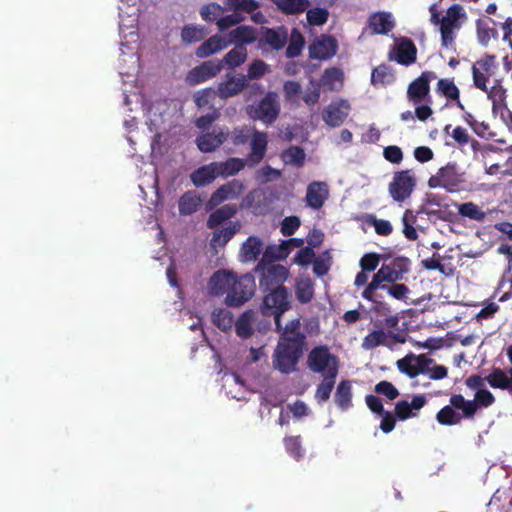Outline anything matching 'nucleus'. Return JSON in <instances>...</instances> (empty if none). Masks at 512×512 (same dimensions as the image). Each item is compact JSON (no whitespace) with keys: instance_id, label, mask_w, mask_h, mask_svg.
<instances>
[{"instance_id":"obj_1","label":"nucleus","mask_w":512,"mask_h":512,"mask_svg":"<svg viewBox=\"0 0 512 512\" xmlns=\"http://www.w3.org/2000/svg\"><path fill=\"white\" fill-rule=\"evenodd\" d=\"M260 310L263 316H273L276 331L280 332L272 355L273 367L283 374H291L297 368L307 348V336L299 318L289 321L282 328L281 317L291 308V293L288 288L263 292Z\"/></svg>"},{"instance_id":"obj_2","label":"nucleus","mask_w":512,"mask_h":512,"mask_svg":"<svg viewBox=\"0 0 512 512\" xmlns=\"http://www.w3.org/2000/svg\"><path fill=\"white\" fill-rule=\"evenodd\" d=\"M307 367L311 372L320 374L322 377L316 386L314 398L319 405H323L330 399L335 388L340 360L338 356L330 351L328 346L318 345L308 353Z\"/></svg>"},{"instance_id":"obj_3","label":"nucleus","mask_w":512,"mask_h":512,"mask_svg":"<svg viewBox=\"0 0 512 512\" xmlns=\"http://www.w3.org/2000/svg\"><path fill=\"white\" fill-rule=\"evenodd\" d=\"M410 266V259L404 256L395 257L388 263L384 262L373 275L371 282L362 291V298L373 300V291H377L379 287H382V283H394L403 280L405 274L410 271Z\"/></svg>"},{"instance_id":"obj_4","label":"nucleus","mask_w":512,"mask_h":512,"mask_svg":"<svg viewBox=\"0 0 512 512\" xmlns=\"http://www.w3.org/2000/svg\"><path fill=\"white\" fill-rule=\"evenodd\" d=\"M281 105L279 95L274 91H269L255 105H247L245 112L252 120H259L266 125L273 124L279 117Z\"/></svg>"},{"instance_id":"obj_5","label":"nucleus","mask_w":512,"mask_h":512,"mask_svg":"<svg viewBox=\"0 0 512 512\" xmlns=\"http://www.w3.org/2000/svg\"><path fill=\"white\" fill-rule=\"evenodd\" d=\"M255 272L259 273V289L261 292L267 290L286 288L285 281L289 276V270L275 263H258Z\"/></svg>"},{"instance_id":"obj_6","label":"nucleus","mask_w":512,"mask_h":512,"mask_svg":"<svg viewBox=\"0 0 512 512\" xmlns=\"http://www.w3.org/2000/svg\"><path fill=\"white\" fill-rule=\"evenodd\" d=\"M464 181V173L460 172L457 163L449 162L428 179V186L430 188L441 187L447 192L453 193L459 190Z\"/></svg>"},{"instance_id":"obj_7","label":"nucleus","mask_w":512,"mask_h":512,"mask_svg":"<svg viewBox=\"0 0 512 512\" xmlns=\"http://www.w3.org/2000/svg\"><path fill=\"white\" fill-rule=\"evenodd\" d=\"M461 19H466L464 8L459 4L451 5L446 15L441 19L440 34L442 46L450 47L454 45L456 38L454 30L461 28Z\"/></svg>"},{"instance_id":"obj_8","label":"nucleus","mask_w":512,"mask_h":512,"mask_svg":"<svg viewBox=\"0 0 512 512\" xmlns=\"http://www.w3.org/2000/svg\"><path fill=\"white\" fill-rule=\"evenodd\" d=\"M416 185L417 178L413 170H401L394 173L388 191L394 201L404 202L411 196Z\"/></svg>"},{"instance_id":"obj_9","label":"nucleus","mask_w":512,"mask_h":512,"mask_svg":"<svg viewBox=\"0 0 512 512\" xmlns=\"http://www.w3.org/2000/svg\"><path fill=\"white\" fill-rule=\"evenodd\" d=\"M499 68L497 57L493 54H484L471 68L474 86L482 92H487V84Z\"/></svg>"},{"instance_id":"obj_10","label":"nucleus","mask_w":512,"mask_h":512,"mask_svg":"<svg viewBox=\"0 0 512 512\" xmlns=\"http://www.w3.org/2000/svg\"><path fill=\"white\" fill-rule=\"evenodd\" d=\"M255 279L251 274L238 277L235 274V284L231 285L225 302L230 307H239L247 302L255 292Z\"/></svg>"},{"instance_id":"obj_11","label":"nucleus","mask_w":512,"mask_h":512,"mask_svg":"<svg viewBox=\"0 0 512 512\" xmlns=\"http://www.w3.org/2000/svg\"><path fill=\"white\" fill-rule=\"evenodd\" d=\"M221 71L222 62H219V59L207 60L192 68L187 74L186 81L189 85H197L214 78Z\"/></svg>"},{"instance_id":"obj_12","label":"nucleus","mask_w":512,"mask_h":512,"mask_svg":"<svg viewBox=\"0 0 512 512\" xmlns=\"http://www.w3.org/2000/svg\"><path fill=\"white\" fill-rule=\"evenodd\" d=\"M436 78L433 71L422 72L419 77L413 80L407 89V98L414 105H418L429 97L430 80Z\"/></svg>"},{"instance_id":"obj_13","label":"nucleus","mask_w":512,"mask_h":512,"mask_svg":"<svg viewBox=\"0 0 512 512\" xmlns=\"http://www.w3.org/2000/svg\"><path fill=\"white\" fill-rule=\"evenodd\" d=\"M245 189L244 183L239 179H233L218 187L210 196L208 207L214 208L226 200H235L240 197Z\"/></svg>"},{"instance_id":"obj_14","label":"nucleus","mask_w":512,"mask_h":512,"mask_svg":"<svg viewBox=\"0 0 512 512\" xmlns=\"http://www.w3.org/2000/svg\"><path fill=\"white\" fill-rule=\"evenodd\" d=\"M248 87V80L245 75H230L220 82L216 88V94L220 99H228L242 93Z\"/></svg>"},{"instance_id":"obj_15","label":"nucleus","mask_w":512,"mask_h":512,"mask_svg":"<svg viewBox=\"0 0 512 512\" xmlns=\"http://www.w3.org/2000/svg\"><path fill=\"white\" fill-rule=\"evenodd\" d=\"M350 104L346 100L332 101L323 110L324 122L330 127L341 126L349 115Z\"/></svg>"},{"instance_id":"obj_16","label":"nucleus","mask_w":512,"mask_h":512,"mask_svg":"<svg viewBox=\"0 0 512 512\" xmlns=\"http://www.w3.org/2000/svg\"><path fill=\"white\" fill-rule=\"evenodd\" d=\"M233 284H235V273L221 269L214 272L211 276L208 282V290L214 296H222L224 294L228 296Z\"/></svg>"},{"instance_id":"obj_17","label":"nucleus","mask_w":512,"mask_h":512,"mask_svg":"<svg viewBox=\"0 0 512 512\" xmlns=\"http://www.w3.org/2000/svg\"><path fill=\"white\" fill-rule=\"evenodd\" d=\"M337 42L332 36L321 35L309 46L311 59L326 60L335 55Z\"/></svg>"},{"instance_id":"obj_18","label":"nucleus","mask_w":512,"mask_h":512,"mask_svg":"<svg viewBox=\"0 0 512 512\" xmlns=\"http://www.w3.org/2000/svg\"><path fill=\"white\" fill-rule=\"evenodd\" d=\"M229 47L225 36L215 34L205 39L195 50V56L199 59L208 58Z\"/></svg>"},{"instance_id":"obj_19","label":"nucleus","mask_w":512,"mask_h":512,"mask_svg":"<svg viewBox=\"0 0 512 512\" xmlns=\"http://www.w3.org/2000/svg\"><path fill=\"white\" fill-rule=\"evenodd\" d=\"M387 338H391L396 343H404L405 337L393 331L385 332L383 329H376L367 334L362 342V347L366 350L374 349L381 345H387Z\"/></svg>"},{"instance_id":"obj_20","label":"nucleus","mask_w":512,"mask_h":512,"mask_svg":"<svg viewBox=\"0 0 512 512\" xmlns=\"http://www.w3.org/2000/svg\"><path fill=\"white\" fill-rule=\"evenodd\" d=\"M395 60L405 66L415 63L417 59V47L414 42L407 38L401 37L394 45Z\"/></svg>"},{"instance_id":"obj_21","label":"nucleus","mask_w":512,"mask_h":512,"mask_svg":"<svg viewBox=\"0 0 512 512\" xmlns=\"http://www.w3.org/2000/svg\"><path fill=\"white\" fill-rule=\"evenodd\" d=\"M262 36L258 40L259 47L269 46L271 49L280 50L282 49L288 39V34L284 28L273 29V28H262Z\"/></svg>"},{"instance_id":"obj_22","label":"nucleus","mask_w":512,"mask_h":512,"mask_svg":"<svg viewBox=\"0 0 512 512\" xmlns=\"http://www.w3.org/2000/svg\"><path fill=\"white\" fill-rule=\"evenodd\" d=\"M228 139V134L222 130L204 133L197 137L196 144L201 152L209 153L219 148Z\"/></svg>"},{"instance_id":"obj_23","label":"nucleus","mask_w":512,"mask_h":512,"mask_svg":"<svg viewBox=\"0 0 512 512\" xmlns=\"http://www.w3.org/2000/svg\"><path fill=\"white\" fill-rule=\"evenodd\" d=\"M436 91L439 95L452 102L458 109L464 111V105L460 100V90L454 82V78H441L437 82Z\"/></svg>"},{"instance_id":"obj_24","label":"nucleus","mask_w":512,"mask_h":512,"mask_svg":"<svg viewBox=\"0 0 512 512\" xmlns=\"http://www.w3.org/2000/svg\"><path fill=\"white\" fill-rule=\"evenodd\" d=\"M329 196L327 184L324 182H312L306 192L307 205L313 209H320Z\"/></svg>"},{"instance_id":"obj_25","label":"nucleus","mask_w":512,"mask_h":512,"mask_svg":"<svg viewBox=\"0 0 512 512\" xmlns=\"http://www.w3.org/2000/svg\"><path fill=\"white\" fill-rule=\"evenodd\" d=\"M226 38L229 42V46L231 44L236 46L252 44L257 40L256 29L252 26H238L231 30Z\"/></svg>"},{"instance_id":"obj_26","label":"nucleus","mask_w":512,"mask_h":512,"mask_svg":"<svg viewBox=\"0 0 512 512\" xmlns=\"http://www.w3.org/2000/svg\"><path fill=\"white\" fill-rule=\"evenodd\" d=\"M368 22L375 34H388L395 26L392 15L388 12H376L369 17Z\"/></svg>"},{"instance_id":"obj_27","label":"nucleus","mask_w":512,"mask_h":512,"mask_svg":"<svg viewBox=\"0 0 512 512\" xmlns=\"http://www.w3.org/2000/svg\"><path fill=\"white\" fill-rule=\"evenodd\" d=\"M218 177L214 162L203 165L190 175L192 183L196 187H204L211 184Z\"/></svg>"},{"instance_id":"obj_28","label":"nucleus","mask_w":512,"mask_h":512,"mask_svg":"<svg viewBox=\"0 0 512 512\" xmlns=\"http://www.w3.org/2000/svg\"><path fill=\"white\" fill-rule=\"evenodd\" d=\"M263 250V241L256 236H249L243 242L240 249V256L242 261L251 262L257 260Z\"/></svg>"},{"instance_id":"obj_29","label":"nucleus","mask_w":512,"mask_h":512,"mask_svg":"<svg viewBox=\"0 0 512 512\" xmlns=\"http://www.w3.org/2000/svg\"><path fill=\"white\" fill-rule=\"evenodd\" d=\"M449 403L455 408V410L461 411V420L474 419L477 412V403L473 400H467L462 394H453L449 399Z\"/></svg>"},{"instance_id":"obj_30","label":"nucleus","mask_w":512,"mask_h":512,"mask_svg":"<svg viewBox=\"0 0 512 512\" xmlns=\"http://www.w3.org/2000/svg\"><path fill=\"white\" fill-rule=\"evenodd\" d=\"M246 161L241 158L231 157L226 161H215L214 165L218 177H229L239 173L245 167Z\"/></svg>"},{"instance_id":"obj_31","label":"nucleus","mask_w":512,"mask_h":512,"mask_svg":"<svg viewBox=\"0 0 512 512\" xmlns=\"http://www.w3.org/2000/svg\"><path fill=\"white\" fill-rule=\"evenodd\" d=\"M352 383L350 380H342L338 383L334 394V401L336 405L342 410L346 411L352 407Z\"/></svg>"},{"instance_id":"obj_32","label":"nucleus","mask_w":512,"mask_h":512,"mask_svg":"<svg viewBox=\"0 0 512 512\" xmlns=\"http://www.w3.org/2000/svg\"><path fill=\"white\" fill-rule=\"evenodd\" d=\"M202 204V198L196 191L185 192L179 199L178 208L180 215L187 216L195 213Z\"/></svg>"},{"instance_id":"obj_33","label":"nucleus","mask_w":512,"mask_h":512,"mask_svg":"<svg viewBox=\"0 0 512 512\" xmlns=\"http://www.w3.org/2000/svg\"><path fill=\"white\" fill-rule=\"evenodd\" d=\"M257 312L253 310H247L243 312L235 323L236 334L242 338L247 339L253 334V323L256 320Z\"/></svg>"},{"instance_id":"obj_34","label":"nucleus","mask_w":512,"mask_h":512,"mask_svg":"<svg viewBox=\"0 0 512 512\" xmlns=\"http://www.w3.org/2000/svg\"><path fill=\"white\" fill-rule=\"evenodd\" d=\"M237 210L238 208L235 204H226L221 206L209 215L207 227L215 229L224 221L232 218L237 213Z\"/></svg>"},{"instance_id":"obj_35","label":"nucleus","mask_w":512,"mask_h":512,"mask_svg":"<svg viewBox=\"0 0 512 512\" xmlns=\"http://www.w3.org/2000/svg\"><path fill=\"white\" fill-rule=\"evenodd\" d=\"M247 59V49L243 45H238L231 49L225 54V56L219 60L222 62V69L224 67L234 69L242 65Z\"/></svg>"},{"instance_id":"obj_36","label":"nucleus","mask_w":512,"mask_h":512,"mask_svg":"<svg viewBox=\"0 0 512 512\" xmlns=\"http://www.w3.org/2000/svg\"><path fill=\"white\" fill-rule=\"evenodd\" d=\"M267 149V136L262 132H255L251 140V152L248 156L253 163H259L265 156Z\"/></svg>"},{"instance_id":"obj_37","label":"nucleus","mask_w":512,"mask_h":512,"mask_svg":"<svg viewBox=\"0 0 512 512\" xmlns=\"http://www.w3.org/2000/svg\"><path fill=\"white\" fill-rule=\"evenodd\" d=\"M208 32L205 27L195 24L184 25L181 29V40L184 44H192L205 39Z\"/></svg>"},{"instance_id":"obj_38","label":"nucleus","mask_w":512,"mask_h":512,"mask_svg":"<svg viewBox=\"0 0 512 512\" xmlns=\"http://www.w3.org/2000/svg\"><path fill=\"white\" fill-rule=\"evenodd\" d=\"M277 8L287 15L304 12L310 5L309 0H271Z\"/></svg>"},{"instance_id":"obj_39","label":"nucleus","mask_w":512,"mask_h":512,"mask_svg":"<svg viewBox=\"0 0 512 512\" xmlns=\"http://www.w3.org/2000/svg\"><path fill=\"white\" fill-rule=\"evenodd\" d=\"M436 420L441 425L453 426L461 423V415L449 403V405L444 406L437 412Z\"/></svg>"},{"instance_id":"obj_40","label":"nucleus","mask_w":512,"mask_h":512,"mask_svg":"<svg viewBox=\"0 0 512 512\" xmlns=\"http://www.w3.org/2000/svg\"><path fill=\"white\" fill-rule=\"evenodd\" d=\"M224 6L227 10H231L235 13H253L259 8V2L257 0H224Z\"/></svg>"},{"instance_id":"obj_41","label":"nucleus","mask_w":512,"mask_h":512,"mask_svg":"<svg viewBox=\"0 0 512 512\" xmlns=\"http://www.w3.org/2000/svg\"><path fill=\"white\" fill-rule=\"evenodd\" d=\"M295 294L297 300L300 303H309L314 296V287L312 281L309 278L297 281L295 285Z\"/></svg>"},{"instance_id":"obj_42","label":"nucleus","mask_w":512,"mask_h":512,"mask_svg":"<svg viewBox=\"0 0 512 512\" xmlns=\"http://www.w3.org/2000/svg\"><path fill=\"white\" fill-rule=\"evenodd\" d=\"M305 40L301 32L297 28H293L290 34V42L286 48V56L288 58L298 57L304 47Z\"/></svg>"},{"instance_id":"obj_43","label":"nucleus","mask_w":512,"mask_h":512,"mask_svg":"<svg viewBox=\"0 0 512 512\" xmlns=\"http://www.w3.org/2000/svg\"><path fill=\"white\" fill-rule=\"evenodd\" d=\"M476 32L479 43L483 46H487L491 38H497L498 32L496 29L491 28L488 21L483 19L476 20Z\"/></svg>"},{"instance_id":"obj_44","label":"nucleus","mask_w":512,"mask_h":512,"mask_svg":"<svg viewBox=\"0 0 512 512\" xmlns=\"http://www.w3.org/2000/svg\"><path fill=\"white\" fill-rule=\"evenodd\" d=\"M239 229V223H234L233 225H230L229 227H226L224 229L217 230L214 232L212 239H211V245L216 246H225L228 241L232 239V237L236 234V232Z\"/></svg>"},{"instance_id":"obj_45","label":"nucleus","mask_w":512,"mask_h":512,"mask_svg":"<svg viewBox=\"0 0 512 512\" xmlns=\"http://www.w3.org/2000/svg\"><path fill=\"white\" fill-rule=\"evenodd\" d=\"M305 152L299 146H290L282 153V159L286 164L302 167L305 162Z\"/></svg>"},{"instance_id":"obj_46","label":"nucleus","mask_w":512,"mask_h":512,"mask_svg":"<svg viewBox=\"0 0 512 512\" xmlns=\"http://www.w3.org/2000/svg\"><path fill=\"white\" fill-rule=\"evenodd\" d=\"M394 81V75L390 67L381 64L374 68L371 73V82L373 85H386Z\"/></svg>"},{"instance_id":"obj_47","label":"nucleus","mask_w":512,"mask_h":512,"mask_svg":"<svg viewBox=\"0 0 512 512\" xmlns=\"http://www.w3.org/2000/svg\"><path fill=\"white\" fill-rule=\"evenodd\" d=\"M225 6L222 7L220 4L216 2H210L208 4L203 5L200 8V16L205 22H214L220 18L221 15H223Z\"/></svg>"},{"instance_id":"obj_48","label":"nucleus","mask_w":512,"mask_h":512,"mask_svg":"<svg viewBox=\"0 0 512 512\" xmlns=\"http://www.w3.org/2000/svg\"><path fill=\"white\" fill-rule=\"evenodd\" d=\"M458 213L471 220L482 222L486 218V213L482 211L475 203L466 202L458 206Z\"/></svg>"},{"instance_id":"obj_49","label":"nucleus","mask_w":512,"mask_h":512,"mask_svg":"<svg viewBox=\"0 0 512 512\" xmlns=\"http://www.w3.org/2000/svg\"><path fill=\"white\" fill-rule=\"evenodd\" d=\"M261 193L259 190L254 189L249 191L243 198L239 205L240 209H251L253 214L259 215L262 214V209L260 205L256 204V199H260Z\"/></svg>"},{"instance_id":"obj_50","label":"nucleus","mask_w":512,"mask_h":512,"mask_svg":"<svg viewBox=\"0 0 512 512\" xmlns=\"http://www.w3.org/2000/svg\"><path fill=\"white\" fill-rule=\"evenodd\" d=\"M402 222L404 236L410 241L416 240L418 238V233L414 227L416 217L413 215L411 210H406L404 212Z\"/></svg>"},{"instance_id":"obj_51","label":"nucleus","mask_w":512,"mask_h":512,"mask_svg":"<svg viewBox=\"0 0 512 512\" xmlns=\"http://www.w3.org/2000/svg\"><path fill=\"white\" fill-rule=\"evenodd\" d=\"M284 446L289 455L296 460L303 457L304 450L301 445L300 436H290L284 438Z\"/></svg>"},{"instance_id":"obj_52","label":"nucleus","mask_w":512,"mask_h":512,"mask_svg":"<svg viewBox=\"0 0 512 512\" xmlns=\"http://www.w3.org/2000/svg\"><path fill=\"white\" fill-rule=\"evenodd\" d=\"M329 17V12L326 8H313L307 11L306 18L310 25L321 26L324 25Z\"/></svg>"},{"instance_id":"obj_53","label":"nucleus","mask_w":512,"mask_h":512,"mask_svg":"<svg viewBox=\"0 0 512 512\" xmlns=\"http://www.w3.org/2000/svg\"><path fill=\"white\" fill-rule=\"evenodd\" d=\"M392 285L388 286L382 283V287L378 289L385 290L391 297L397 300H405L407 298V294L409 293V288L407 285L403 283H391Z\"/></svg>"},{"instance_id":"obj_54","label":"nucleus","mask_w":512,"mask_h":512,"mask_svg":"<svg viewBox=\"0 0 512 512\" xmlns=\"http://www.w3.org/2000/svg\"><path fill=\"white\" fill-rule=\"evenodd\" d=\"M485 93L487 94L488 99L492 101L493 108L505 100V90L500 85V80H495V83L491 88L487 86V92Z\"/></svg>"},{"instance_id":"obj_55","label":"nucleus","mask_w":512,"mask_h":512,"mask_svg":"<svg viewBox=\"0 0 512 512\" xmlns=\"http://www.w3.org/2000/svg\"><path fill=\"white\" fill-rule=\"evenodd\" d=\"M377 394L385 396L389 400H394L399 396L398 389L389 381L383 380L375 385Z\"/></svg>"},{"instance_id":"obj_56","label":"nucleus","mask_w":512,"mask_h":512,"mask_svg":"<svg viewBox=\"0 0 512 512\" xmlns=\"http://www.w3.org/2000/svg\"><path fill=\"white\" fill-rule=\"evenodd\" d=\"M283 92L287 101L296 102L302 92V88L297 81L289 80L284 83Z\"/></svg>"},{"instance_id":"obj_57","label":"nucleus","mask_w":512,"mask_h":512,"mask_svg":"<svg viewBox=\"0 0 512 512\" xmlns=\"http://www.w3.org/2000/svg\"><path fill=\"white\" fill-rule=\"evenodd\" d=\"M228 134V138H230L231 143L234 146L245 145L250 138L249 130L246 127H237L234 128L233 131Z\"/></svg>"},{"instance_id":"obj_58","label":"nucleus","mask_w":512,"mask_h":512,"mask_svg":"<svg viewBox=\"0 0 512 512\" xmlns=\"http://www.w3.org/2000/svg\"><path fill=\"white\" fill-rule=\"evenodd\" d=\"M217 96L212 88H205L195 93L194 103L198 108L205 107Z\"/></svg>"},{"instance_id":"obj_59","label":"nucleus","mask_w":512,"mask_h":512,"mask_svg":"<svg viewBox=\"0 0 512 512\" xmlns=\"http://www.w3.org/2000/svg\"><path fill=\"white\" fill-rule=\"evenodd\" d=\"M268 70L269 66L264 61L255 60L249 65L246 78L247 80L258 79L267 73Z\"/></svg>"},{"instance_id":"obj_60","label":"nucleus","mask_w":512,"mask_h":512,"mask_svg":"<svg viewBox=\"0 0 512 512\" xmlns=\"http://www.w3.org/2000/svg\"><path fill=\"white\" fill-rule=\"evenodd\" d=\"M380 259L381 256L377 253H366L360 259L359 265L362 270L372 272L378 267Z\"/></svg>"},{"instance_id":"obj_61","label":"nucleus","mask_w":512,"mask_h":512,"mask_svg":"<svg viewBox=\"0 0 512 512\" xmlns=\"http://www.w3.org/2000/svg\"><path fill=\"white\" fill-rule=\"evenodd\" d=\"M213 317L218 328L225 331L232 327L233 319L229 311L220 309L218 312L213 313Z\"/></svg>"},{"instance_id":"obj_62","label":"nucleus","mask_w":512,"mask_h":512,"mask_svg":"<svg viewBox=\"0 0 512 512\" xmlns=\"http://www.w3.org/2000/svg\"><path fill=\"white\" fill-rule=\"evenodd\" d=\"M411 356L414 358L413 361L415 362V371H411V373L414 375H418L420 373H428L430 369L429 365L432 364L434 360L432 358H428L424 354L415 355L411 353Z\"/></svg>"},{"instance_id":"obj_63","label":"nucleus","mask_w":512,"mask_h":512,"mask_svg":"<svg viewBox=\"0 0 512 512\" xmlns=\"http://www.w3.org/2000/svg\"><path fill=\"white\" fill-rule=\"evenodd\" d=\"M300 219L297 216L285 217L282 221L280 231L284 236H291L300 227Z\"/></svg>"},{"instance_id":"obj_64","label":"nucleus","mask_w":512,"mask_h":512,"mask_svg":"<svg viewBox=\"0 0 512 512\" xmlns=\"http://www.w3.org/2000/svg\"><path fill=\"white\" fill-rule=\"evenodd\" d=\"M474 403H477V409L480 407H489L495 402V397L487 389H479L475 393Z\"/></svg>"}]
</instances>
